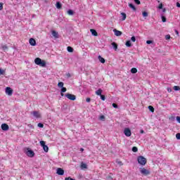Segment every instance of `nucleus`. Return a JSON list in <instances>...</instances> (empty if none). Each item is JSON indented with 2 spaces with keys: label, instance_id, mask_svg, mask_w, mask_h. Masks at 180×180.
<instances>
[{
  "label": "nucleus",
  "instance_id": "obj_20",
  "mask_svg": "<svg viewBox=\"0 0 180 180\" xmlns=\"http://www.w3.org/2000/svg\"><path fill=\"white\" fill-rule=\"evenodd\" d=\"M129 8H131V9L134 10V11H136V6H134V4H129Z\"/></svg>",
  "mask_w": 180,
  "mask_h": 180
},
{
  "label": "nucleus",
  "instance_id": "obj_43",
  "mask_svg": "<svg viewBox=\"0 0 180 180\" xmlns=\"http://www.w3.org/2000/svg\"><path fill=\"white\" fill-rule=\"evenodd\" d=\"M176 138L177 139V140H180V133H177L176 134Z\"/></svg>",
  "mask_w": 180,
  "mask_h": 180
},
{
  "label": "nucleus",
  "instance_id": "obj_53",
  "mask_svg": "<svg viewBox=\"0 0 180 180\" xmlns=\"http://www.w3.org/2000/svg\"><path fill=\"white\" fill-rule=\"evenodd\" d=\"M86 101L88 103H89V102H91V98H87L86 99Z\"/></svg>",
  "mask_w": 180,
  "mask_h": 180
},
{
  "label": "nucleus",
  "instance_id": "obj_41",
  "mask_svg": "<svg viewBox=\"0 0 180 180\" xmlns=\"http://www.w3.org/2000/svg\"><path fill=\"white\" fill-rule=\"evenodd\" d=\"M2 49L5 51L8 50V46L6 45H4L2 46Z\"/></svg>",
  "mask_w": 180,
  "mask_h": 180
},
{
  "label": "nucleus",
  "instance_id": "obj_57",
  "mask_svg": "<svg viewBox=\"0 0 180 180\" xmlns=\"http://www.w3.org/2000/svg\"><path fill=\"white\" fill-rule=\"evenodd\" d=\"M174 32H175L176 34H179V32H178V30H175Z\"/></svg>",
  "mask_w": 180,
  "mask_h": 180
},
{
  "label": "nucleus",
  "instance_id": "obj_25",
  "mask_svg": "<svg viewBox=\"0 0 180 180\" xmlns=\"http://www.w3.org/2000/svg\"><path fill=\"white\" fill-rule=\"evenodd\" d=\"M42 147L45 153H49V146H47V145H45L44 146Z\"/></svg>",
  "mask_w": 180,
  "mask_h": 180
},
{
  "label": "nucleus",
  "instance_id": "obj_30",
  "mask_svg": "<svg viewBox=\"0 0 180 180\" xmlns=\"http://www.w3.org/2000/svg\"><path fill=\"white\" fill-rule=\"evenodd\" d=\"M148 108L150 112H154V107H153L152 105H149Z\"/></svg>",
  "mask_w": 180,
  "mask_h": 180
},
{
  "label": "nucleus",
  "instance_id": "obj_16",
  "mask_svg": "<svg viewBox=\"0 0 180 180\" xmlns=\"http://www.w3.org/2000/svg\"><path fill=\"white\" fill-rule=\"evenodd\" d=\"M81 168L82 169H86V168H88V166L86 165V164L82 162L81 163Z\"/></svg>",
  "mask_w": 180,
  "mask_h": 180
},
{
  "label": "nucleus",
  "instance_id": "obj_18",
  "mask_svg": "<svg viewBox=\"0 0 180 180\" xmlns=\"http://www.w3.org/2000/svg\"><path fill=\"white\" fill-rule=\"evenodd\" d=\"M111 44L114 50L116 51L117 50V44H116V42H112Z\"/></svg>",
  "mask_w": 180,
  "mask_h": 180
},
{
  "label": "nucleus",
  "instance_id": "obj_27",
  "mask_svg": "<svg viewBox=\"0 0 180 180\" xmlns=\"http://www.w3.org/2000/svg\"><path fill=\"white\" fill-rule=\"evenodd\" d=\"M121 15L122 16V20H126V18H127L126 13H121Z\"/></svg>",
  "mask_w": 180,
  "mask_h": 180
},
{
  "label": "nucleus",
  "instance_id": "obj_48",
  "mask_svg": "<svg viewBox=\"0 0 180 180\" xmlns=\"http://www.w3.org/2000/svg\"><path fill=\"white\" fill-rule=\"evenodd\" d=\"M65 180H75V179H74L71 178L70 176H69V177H65Z\"/></svg>",
  "mask_w": 180,
  "mask_h": 180
},
{
  "label": "nucleus",
  "instance_id": "obj_26",
  "mask_svg": "<svg viewBox=\"0 0 180 180\" xmlns=\"http://www.w3.org/2000/svg\"><path fill=\"white\" fill-rule=\"evenodd\" d=\"M125 46H127V47H130L131 46V41H130L129 40L127 41Z\"/></svg>",
  "mask_w": 180,
  "mask_h": 180
},
{
  "label": "nucleus",
  "instance_id": "obj_22",
  "mask_svg": "<svg viewBox=\"0 0 180 180\" xmlns=\"http://www.w3.org/2000/svg\"><path fill=\"white\" fill-rule=\"evenodd\" d=\"M67 50L68 53H72L74 51V49L71 46H68Z\"/></svg>",
  "mask_w": 180,
  "mask_h": 180
},
{
  "label": "nucleus",
  "instance_id": "obj_35",
  "mask_svg": "<svg viewBox=\"0 0 180 180\" xmlns=\"http://www.w3.org/2000/svg\"><path fill=\"white\" fill-rule=\"evenodd\" d=\"M39 143L41 147H44V146H46V142L44 141H41Z\"/></svg>",
  "mask_w": 180,
  "mask_h": 180
},
{
  "label": "nucleus",
  "instance_id": "obj_11",
  "mask_svg": "<svg viewBox=\"0 0 180 180\" xmlns=\"http://www.w3.org/2000/svg\"><path fill=\"white\" fill-rule=\"evenodd\" d=\"M113 32H114L115 36H122V34H123V32H122L121 31H119L116 29H114Z\"/></svg>",
  "mask_w": 180,
  "mask_h": 180
},
{
  "label": "nucleus",
  "instance_id": "obj_56",
  "mask_svg": "<svg viewBox=\"0 0 180 180\" xmlns=\"http://www.w3.org/2000/svg\"><path fill=\"white\" fill-rule=\"evenodd\" d=\"M28 127H29L30 128H31V129H34V127H33V125H32V124H29Z\"/></svg>",
  "mask_w": 180,
  "mask_h": 180
},
{
  "label": "nucleus",
  "instance_id": "obj_7",
  "mask_svg": "<svg viewBox=\"0 0 180 180\" xmlns=\"http://www.w3.org/2000/svg\"><path fill=\"white\" fill-rule=\"evenodd\" d=\"M6 95H8V96H12V94H13V90L11 87H6Z\"/></svg>",
  "mask_w": 180,
  "mask_h": 180
},
{
  "label": "nucleus",
  "instance_id": "obj_52",
  "mask_svg": "<svg viewBox=\"0 0 180 180\" xmlns=\"http://www.w3.org/2000/svg\"><path fill=\"white\" fill-rule=\"evenodd\" d=\"M167 91L168 92H172V89H171L170 87L167 88Z\"/></svg>",
  "mask_w": 180,
  "mask_h": 180
},
{
  "label": "nucleus",
  "instance_id": "obj_62",
  "mask_svg": "<svg viewBox=\"0 0 180 180\" xmlns=\"http://www.w3.org/2000/svg\"><path fill=\"white\" fill-rule=\"evenodd\" d=\"M82 151H84V149H83V148H82Z\"/></svg>",
  "mask_w": 180,
  "mask_h": 180
},
{
  "label": "nucleus",
  "instance_id": "obj_42",
  "mask_svg": "<svg viewBox=\"0 0 180 180\" xmlns=\"http://www.w3.org/2000/svg\"><path fill=\"white\" fill-rule=\"evenodd\" d=\"M99 119H100V120H103V121H105V116L101 115V116H100Z\"/></svg>",
  "mask_w": 180,
  "mask_h": 180
},
{
  "label": "nucleus",
  "instance_id": "obj_5",
  "mask_svg": "<svg viewBox=\"0 0 180 180\" xmlns=\"http://www.w3.org/2000/svg\"><path fill=\"white\" fill-rule=\"evenodd\" d=\"M65 96L68 98V99H70V101H75L77 99V96H75V95L70 94H66Z\"/></svg>",
  "mask_w": 180,
  "mask_h": 180
},
{
  "label": "nucleus",
  "instance_id": "obj_49",
  "mask_svg": "<svg viewBox=\"0 0 180 180\" xmlns=\"http://www.w3.org/2000/svg\"><path fill=\"white\" fill-rule=\"evenodd\" d=\"M152 43H153V41H152V40H148V41H146V44H152Z\"/></svg>",
  "mask_w": 180,
  "mask_h": 180
},
{
  "label": "nucleus",
  "instance_id": "obj_17",
  "mask_svg": "<svg viewBox=\"0 0 180 180\" xmlns=\"http://www.w3.org/2000/svg\"><path fill=\"white\" fill-rule=\"evenodd\" d=\"M96 95H98V96H101V95H102V89H98L96 91Z\"/></svg>",
  "mask_w": 180,
  "mask_h": 180
},
{
  "label": "nucleus",
  "instance_id": "obj_34",
  "mask_svg": "<svg viewBox=\"0 0 180 180\" xmlns=\"http://www.w3.org/2000/svg\"><path fill=\"white\" fill-rule=\"evenodd\" d=\"M60 92H62V93L67 92V88L62 87L60 89Z\"/></svg>",
  "mask_w": 180,
  "mask_h": 180
},
{
  "label": "nucleus",
  "instance_id": "obj_45",
  "mask_svg": "<svg viewBox=\"0 0 180 180\" xmlns=\"http://www.w3.org/2000/svg\"><path fill=\"white\" fill-rule=\"evenodd\" d=\"M131 41H133L134 43V41H136V37H134V36L131 37Z\"/></svg>",
  "mask_w": 180,
  "mask_h": 180
},
{
  "label": "nucleus",
  "instance_id": "obj_21",
  "mask_svg": "<svg viewBox=\"0 0 180 180\" xmlns=\"http://www.w3.org/2000/svg\"><path fill=\"white\" fill-rule=\"evenodd\" d=\"M67 13L68 15H70V16H72V15H74V11L71 10V9H69L68 11H67Z\"/></svg>",
  "mask_w": 180,
  "mask_h": 180
},
{
  "label": "nucleus",
  "instance_id": "obj_50",
  "mask_svg": "<svg viewBox=\"0 0 180 180\" xmlns=\"http://www.w3.org/2000/svg\"><path fill=\"white\" fill-rule=\"evenodd\" d=\"M176 119L178 123H180V117H179V116H177V117H176Z\"/></svg>",
  "mask_w": 180,
  "mask_h": 180
},
{
  "label": "nucleus",
  "instance_id": "obj_8",
  "mask_svg": "<svg viewBox=\"0 0 180 180\" xmlns=\"http://www.w3.org/2000/svg\"><path fill=\"white\" fill-rule=\"evenodd\" d=\"M1 129L4 131H8V130H9V125H8L7 124H1Z\"/></svg>",
  "mask_w": 180,
  "mask_h": 180
},
{
  "label": "nucleus",
  "instance_id": "obj_60",
  "mask_svg": "<svg viewBox=\"0 0 180 180\" xmlns=\"http://www.w3.org/2000/svg\"><path fill=\"white\" fill-rule=\"evenodd\" d=\"M61 96H64V93L60 92Z\"/></svg>",
  "mask_w": 180,
  "mask_h": 180
},
{
  "label": "nucleus",
  "instance_id": "obj_32",
  "mask_svg": "<svg viewBox=\"0 0 180 180\" xmlns=\"http://www.w3.org/2000/svg\"><path fill=\"white\" fill-rule=\"evenodd\" d=\"M173 89H174V91H180V87H179V86H174L173 87Z\"/></svg>",
  "mask_w": 180,
  "mask_h": 180
},
{
  "label": "nucleus",
  "instance_id": "obj_10",
  "mask_svg": "<svg viewBox=\"0 0 180 180\" xmlns=\"http://www.w3.org/2000/svg\"><path fill=\"white\" fill-rule=\"evenodd\" d=\"M31 115H33L34 117L39 119L40 117V114L37 111H33L31 112Z\"/></svg>",
  "mask_w": 180,
  "mask_h": 180
},
{
  "label": "nucleus",
  "instance_id": "obj_58",
  "mask_svg": "<svg viewBox=\"0 0 180 180\" xmlns=\"http://www.w3.org/2000/svg\"><path fill=\"white\" fill-rule=\"evenodd\" d=\"M67 77H68V78H70V77H71V75L70 73H68Z\"/></svg>",
  "mask_w": 180,
  "mask_h": 180
},
{
  "label": "nucleus",
  "instance_id": "obj_4",
  "mask_svg": "<svg viewBox=\"0 0 180 180\" xmlns=\"http://www.w3.org/2000/svg\"><path fill=\"white\" fill-rule=\"evenodd\" d=\"M140 172H141V174H142V175H145V176L150 175V170H148L146 168H141Z\"/></svg>",
  "mask_w": 180,
  "mask_h": 180
},
{
  "label": "nucleus",
  "instance_id": "obj_40",
  "mask_svg": "<svg viewBox=\"0 0 180 180\" xmlns=\"http://www.w3.org/2000/svg\"><path fill=\"white\" fill-rule=\"evenodd\" d=\"M165 39H166V40H169L171 39V35H169V34L166 35Z\"/></svg>",
  "mask_w": 180,
  "mask_h": 180
},
{
  "label": "nucleus",
  "instance_id": "obj_12",
  "mask_svg": "<svg viewBox=\"0 0 180 180\" xmlns=\"http://www.w3.org/2000/svg\"><path fill=\"white\" fill-rule=\"evenodd\" d=\"M30 44L31 46H36V40L33 38L30 39Z\"/></svg>",
  "mask_w": 180,
  "mask_h": 180
},
{
  "label": "nucleus",
  "instance_id": "obj_9",
  "mask_svg": "<svg viewBox=\"0 0 180 180\" xmlns=\"http://www.w3.org/2000/svg\"><path fill=\"white\" fill-rule=\"evenodd\" d=\"M56 174H58V175H64V169L63 168H58L56 169Z\"/></svg>",
  "mask_w": 180,
  "mask_h": 180
},
{
  "label": "nucleus",
  "instance_id": "obj_47",
  "mask_svg": "<svg viewBox=\"0 0 180 180\" xmlns=\"http://www.w3.org/2000/svg\"><path fill=\"white\" fill-rule=\"evenodd\" d=\"M169 120H171L172 122H174V120H175V117L174 116L170 117Z\"/></svg>",
  "mask_w": 180,
  "mask_h": 180
},
{
  "label": "nucleus",
  "instance_id": "obj_23",
  "mask_svg": "<svg viewBox=\"0 0 180 180\" xmlns=\"http://www.w3.org/2000/svg\"><path fill=\"white\" fill-rule=\"evenodd\" d=\"M131 74H136V72H137V68H131Z\"/></svg>",
  "mask_w": 180,
  "mask_h": 180
},
{
  "label": "nucleus",
  "instance_id": "obj_6",
  "mask_svg": "<svg viewBox=\"0 0 180 180\" xmlns=\"http://www.w3.org/2000/svg\"><path fill=\"white\" fill-rule=\"evenodd\" d=\"M124 134L127 137H130V136H131V131L130 130L129 128H125L124 130Z\"/></svg>",
  "mask_w": 180,
  "mask_h": 180
},
{
  "label": "nucleus",
  "instance_id": "obj_3",
  "mask_svg": "<svg viewBox=\"0 0 180 180\" xmlns=\"http://www.w3.org/2000/svg\"><path fill=\"white\" fill-rule=\"evenodd\" d=\"M25 154L27 155V157H34V152L30 148H27L25 150Z\"/></svg>",
  "mask_w": 180,
  "mask_h": 180
},
{
  "label": "nucleus",
  "instance_id": "obj_2",
  "mask_svg": "<svg viewBox=\"0 0 180 180\" xmlns=\"http://www.w3.org/2000/svg\"><path fill=\"white\" fill-rule=\"evenodd\" d=\"M137 160L140 165H146L147 164V159H146V158H144L143 156L138 157Z\"/></svg>",
  "mask_w": 180,
  "mask_h": 180
},
{
  "label": "nucleus",
  "instance_id": "obj_13",
  "mask_svg": "<svg viewBox=\"0 0 180 180\" xmlns=\"http://www.w3.org/2000/svg\"><path fill=\"white\" fill-rule=\"evenodd\" d=\"M56 6L57 9H61L63 5L61 4V3L60 1H57L56 4Z\"/></svg>",
  "mask_w": 180,
  "mask_h": 180
},
{
  "label": "nucleus",
  "instance_id": "obj_14",
  "mask_svg": "<svg viewBox=\"0 0 180 180\" xmlns=\"http://www.w3.org/2000/svg\"><path fill=\"white\" fill-rule=\"evenodd\" d=\"M90 32L93 36H98V32H96V30L91 29Z\"/></svg>",
  "mask_w": 180,
  "mask_h": 180
},
{
  "label": "nucleus",
  "instance_id": "obj_54",
  "mask_svg": "<svg viewBox=\"0 0 180 180\" xmlns=\"http://www.w3.org/2000/svg\"><path fill=\"white\" fill-rule=\"evenodd\" d=\"M140 133H141V134H144V130L141 129V130H140Z\"/></svg>",
  "mask_w": 180,
  "mask_h": 180
},
{
  "label": "nucleus",
  "instance_id": "obj_38",
  "mask_svg": "<svg viewBox=\"0 0 180 180\" xmlns=\"http://www.w3.org/2000/svg\"><path fill=\"white\" fill-rule=\"evenodd\" d=\"M37 126H38V127H40V128L44 127V124H43L42 123H39V124H37Z\"/></svg>",
  "mask_w": 180,
  "mask_h": 180
},
{
  "label": "nucleus",
  "instance_id": "obj_28",
  "mask_svg": "<svg viewBox=\"0 0 180 180\" xmlns=\"http://www.w3.org/2000/svg\"><path fill=\"white\" fill-rule=\"evenodd\" d=\"M132 151H133V153H137L139 151V148H137V147H136V146H134L132 148Z\"/></svg>",
  "mask_w": 180,
  "mask_h": 180
},
{
  "label": "nucleus",
  "instance_id": "obj_46",
  "mask_svg": "<svg viewBox=\"0 0 180 180\" xmlns=\"http://www.w3.org/2000/svg\"><path fill=\"white\" fill-rule=\"evenodd\" d=\"M112 107H114L115 109H117V108H119L117 104H116V103H112Z\"/></svg>",
  "mask_w": 180,
  "mask_h": 180
},
{
  "label": "nucleus",
  "instance_id": "obj_55",
  "mask_svg": "<svg viewBox=\"0 0 180 180\" xmlns=\"http://www.w3.org/2000/svg\"><path fill=\"white\" fill-rule=\"evenodd\" d=\"M176 6H177V8H180V4H179V2H177V3H176Z\"/></svg>",
  "mask_w": 180,
  "mask_h": 180
},
{
  "label": "nucleus",
  "instance_id": "obj_36",
  "mask_svg": "<svg viewBox=\"0 0 180 180\" xmlns=\"http://www.w3.org/2000/svg\"><path fill=\"white\" fill-rule=\"evenodd\" d=\"M0 75H5V70L0 68Z\"/></svg>",
  "mask_w": 180,
  "mask_h": 180
},
{
  "label": "nucleus",
  "instance_id": "obj_19",
  "mask_svg": "<svg viewBox=\"0 0 180 180\" xmlns=\"http://www.w3.org/2000/svg\"><path fill=\"white\" fill-rule=\"evenodd\" d=\"M98 60L102 64H105V58H103L102 56H98Z\"/></svg>",
  "mask_w": 180,
  "mask_h": 180
},
{
  "label": "nucleus",
  "instance_id": "obj_24",
  "mask_svg": "<svg viewBox=\"0 0 180 180\" xmlns=\"http://www.w3.org/2000/svg\"><path fill=\"white\" fill-rule=\"evenodd\" d=\"M58 86L59 88H64V83L62 82H58Z\"/></svg>",
  "mask_w": 180,
  "mask_h": 180
},
{
  "label": "nucleus",
  "instance_id": "obj_44",
  "mask_svg": "<svg viewBox=\"0 0 180 180\" xmlns=\"http://www.w3.org/2000/svg\"><path fill=\"white\" fill-rule=\"evenodd\" d=\"M4 9V4L0 2V11H2Z\"/></svg>",
  "mask_w": 180,
  "mask_h": 180
},
{
  "label": "nucleus",
  "instance_id": "obj_33",
  "mask_svg": "<svg viewBox=\"0 0 180 180\" xmlns=\"http://www.w3.org/2000/svg\"><path fill=\"white\" fill-rule=\"evenodd\" d=\"M162 21L165 23V22H167V18H165V16L162 15Z\"/></svg>",
  "mask_w": 180,
  "mask_h": 180
},
{
  "label": "nucleus",
  "instance_id": "obj_59",
  "mask_svg": "<svg viewBox=\"0 0 180 180\" xmlns=\"http://www.w3.org/2000/svg\"><path fill=\"white\" fill-rule=\"evenodd\" d=\"M118 164H119L120 165H123V164H122V162H118Z\"/></svg>",
  "mask_w": 180,
  "mask_h": 180
},
{
  "label": "nucleus",
  "instance_id": "obj_15",
  "mask_svg": "<svg viewBox=\"0 0 180 180\" xmlns=\"http://www.w3.org/2000/svg\"><path fill=\"white\" fill-rule=\"evenodd\" d=\"M52 36H53L55 39H58V32L56 31H52Z\"/></svg>",
  "mask_w": 180,
  "mask_h": 180
},
{
  "label": "nucleus",
  "instance_id": "obj_31",
  "mask_svg": "<svg viewBox=\"0 0 180 180\" xmlns=\"http://www.w3.org/2000/svg\"><path fill=\"white\" fill-rule=\"evenodd\" d=\"M112 173L110 174V175H108L107 177H106V179L107 180H113V177H112Z\"/></svg>",
  "mask_w": 180,
  "mask_h": 180
},
{
  "label": "nucleus",
  "instance_id": "obj_1",
  "mask_svg": "<svg viewBox=\"0 0 180 180\" xmlns=\"http://www.w3.org/2000/svg\"><path fill=\"white\" fill-rule=\"evenodd\" d=\"M34 63L37 65H40V67H46V61L41 60L40 58H35Z\"/></svg>",
  "mask_w": 180,
  "mask_h": 180
},
{
  "label": "nucleus",
  "instance_id": "obj_39",
  "mask_svg": "<svg viewBox=\"0 0 180 180\" xmlns=\"http://www.w3.org/2000/svg\"><path fill=\"white\" fill-rule=\"evenodd\" d=\"M134 2H135V4H136V5H140V4H141L140 0H134Z\"/></svg>",
  "mask_w": 180,
  "mask_h": 180
},
{
  "label": "nucleus",
  "instance_id": "obj_37",
  "mask_svg": "<svg viewBox=\"0 0 180 180\" xmlns=\"http://www.w3.org/2000/svg\"><path fill=\"white\" fill-rule=\"evenodd\" d=\"M100 96H101V101H105L106 97L105 96V95H102V94H101Z\"/></svg>",
  "mask_w": 180,
  "mask_h": 180
},
{
  "label": "nucleus",
  "instance_id": "obj_29",
  "mask_svg": "<svg viewBox=\"0 0 180 180\" xmlns=\"http://www.w3.org/2000/svg\"><path fill=\"white\" fill-rule=\"evenodd\" d=\"M142 15H143V18H147V16H148V13H147V11H143L142 13Z\"/></svg>",
  "mask_w": 180,
  "mask_h": 180
},
{
  "label": "nucleus",
  "instance_id": "obj_51",
  "mask_svg": "<svg viewBox=\"0 0 180 180\" xmlns=\"http://www.w3.org/2000/svg\"><path fill=\"white\" fill-rule=\"evenodd\" d=\"M159 9H162V3H161L159 6H158Z\"/></svg>",
  "mask_w": 180,
  "mask_h": 180
},
{
  "label": "nucleus",
  "instance_id": "obj_61",
  "mask_svg": "<svg viewBox=\"0 0 180 180\" xmlns=\"http://www.w3.org/2000/svg\"><path fill=\"white\" fill-rule=\"evenodd\" d=\"M166 9L163 8L162 12H165Z\"/></svg>",
  "mask_w": 180,
  "mask_h": 180
}]
</instances>
